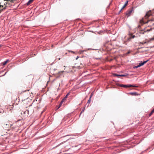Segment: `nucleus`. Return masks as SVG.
Returning a JSON list of instances; mask_svg holds the SVG:
<instances>
[{
  "mask_svg": "<svg viewBox=\"0 0 154 154\" xmlns=\"http://www.w3.org/2000/svg\"><path fill=\"white\" fill-rule=\"evenodd\" d=\"M151 15V12H148L146 13V14L144 17L142 19L140 20V23L142 25H143L144 24L148 23L149 22H152L154 21V18L151 20H148L146 22L145 20L148 18ZM154 26V23H152V25H150V26Z\"/></svg>",
  "mask_w": 154,
  "mask_h": 154,
  "instance_id": "obj_1",
  "label": "nucleus"
},
{
  "mask_svg": "<svg viewBox=\"0 0 154 154\" xmlns=\"http://www.w3.org/2000/svg\"><path fill=\"white\" fill-rule=\"evenodd\" d=\"M119 86L122 87L124 88H128V87H138V86L136 85H120Z\"/></svg>",
  "mask_w": 154,
  "mask_h": 154,
  "instance_id": "obj_2",
  "label": "nucleus"
},
{
  "mask_svg": "<svg viewBox=\"0 0 154 154\" xmlns=\"http://www.w3.org/2000/svg\"><path fill=\"white\" fill-rule=\"evenodd\" d=\"M134 11V9L133 8H131L126 11V15L128 17L130 15L131 13Z\"/></svg>",
  "mask_w": 154,
  "mask_h": 154,
  "instance_id": "obj_3",
  "label": "nucleus"
},
{
  "mask_svg": "<svg viewBox=\"0 0 154 154\" xmlns=\"http://www.w3.org/2000/svg\"><path fill=\"white\" fill-rule=\"evenodd\" d=\"M12 125V124H11L10 122L5 123L4 124V127L5 128H8L11 127Z\"/></svg>",
  "mask_w": 154,
  "mask_h": 154,
  "instance_id": "obj_4",
  "label": "nucleus"
},
{
  "mask_svg": "<svg viewBox=\"0 0 154 154\" xmlns=\"http://www.w3.org/2000/svg\"><path fill=\"white\" fill-rule=\"evenodd\" d=\"M7 2L5 4V5L8 4V5L10 6L12 5V3H13L14 0H7Z\"/></svg>",
  "mask_w": 154,
  "mask_h": 154,
  "instance_id": "obj_5",
  "label": "nucleus"
},
{
  "mask_svg": "<svg viewBox=\"0 0 154 154\" xmlns=\"http://www.w3.org/2000/svg\"><path fill=\"white\" fill-rule=\"evenodd\" d=\"M128 35L130 37L128 38V40L129 41H130L131 39L134 38L136 37L135 35H133L130 32L129 33Z\"/></svg>",
  "mask_w": 154,
  "mask_h": 154,
  "instance_id": "obj_6",
  "label": "nucleus"
},
{
  "mask_svg": "<svg viewBox=\"0 0 154 154\" xmlns=\"http://www.w3.org/2000/svg\"><path fill=\"white\" fill-rule=\"evenodd\" d=\"M149 61V60H147L146 61H143V62H142L141 61V63H140L139 64V66L140 67L144 65L145 63H146L147 62Z\"/></svg>",
  "mask_w": 154,
  "mask_h": 154,
  "instance_id": "obj_7",
  "label": "nucleus"
},
{
  "mask_svg": "<svg viewBox=\"0 0 154 154\" xmlns=\"http://www.w3.org/2000/svg\"><path fill=\"white\" fill-rule=\"evenodd\" d=\"M127 94H130L131 95H137V93L136 92H129L127 93Z\"/></svg>",
  "mask_w": 154,
  "mask_h": 154,
  "instance_id": "obj_8",
  "label": "nucleus"
},
{
  "mask_svg": "<svg viewBox=\"0 0 154 154\" xmlns=\"http://www.w3.org/2000/svg\"><path fill=\"white\" fill-rule=\"evenodd\" d=\"M146 28H144L143 29L139 31V33L141 34H144L145 32H144V30Z\"/></svg>",
  "mask_w": 154,
  "mask_h": 154,
  "instance_id": "obj_9",
  "label": "nucleus"
},
{
  "mask_svg": "<svg viewBox=\"0 0 154 154\" xmlns=\"http://www.w3.org/2000/svg\"><path fill=\"white\" fill-rule=\"evenodd\" d=\"M92 95L91 94L90 96V97L88 100V102H87V103L86 104H88V106L89 105V104L90 103V101H91V97H92Z\"/></svg>",
  "mask_w": 154,
  "mask_h": 154,
  "instance_id": "obj_10",
  "label": "nucleus"
},
{
  "mask_svg": "<svg viewBox=\"0 0 154 154\" xmlns=\"http://www.w3.org/2000/svg\"><path fill=\"white\" fill-rule=\"evenodd\" d=\"M33 0H29L27 3L26 5H30L33 1Z\"/></svg>",
  "mask_w": 154,
  "mask_h": 154,
  "instance_id": "obj_11",
  "label": "nucleus"
},
{
  "mask_svg": "<svg viewBox=\"0 0 154 154\" xmlns=\"http://www.w3.org/2000/svg\"><path fill=\"white\" fill-rule=\"evenodd\" d=\"M69 94L68 93L66 95L65 97L63 99V100H64L65 101L66 100V99L67 98V97L68 96Z\"/></svg>",
  "mask_w": 154,
  "mask_h": 154,
  "instance_id": "obj_12",
  "label": "nucleus"
},
{
  "mask_svg": "<svg viewBox=\"0 0 154 154\" xmlns=\"http://www.w3.org/2000/svg\"><path fill=\"white\" fill-rule=\"evenodd\" d=\"M9 60H7L4 61L3 63V65H6V63H7V62L9 61Z\"/></svg>",
  "mask_w": 154,
  "mask_h": 154,
  "instance_id": "obj_13",
  "label": "nucleus"
},
{
  "mask_svg": "<svg viewBox=\"0 0 154 154\" xmlns=\"http://www.w3.org/2000/svg\"><path fill=\"white\" fill-rule=\"evenodd\" d=\"M128 76V74H126L124 75H120V76L126 77Z\"/></svg>",
  "mask_w": 154,
  "mask_h": 154,
  "instance_id": "obj_14",
  "label": "nucleus"
},
{
  "mask_svg": "<svg viewBox=\"0 0 154 154\" xmlns=\"http://www.w3.org/2000/svg\"><path fill=\"white\" fill-rule=\"evenodd\" d=\"M152 29L151 28L150 29H147L146 30H145L144 32H149Z\"/></svg>",
  "mask_w": 154,
  "mask_h": 154,
  "instance_id": "obj_15",
  "label": "nucleus"
},
{
  "mask_svg": "<svg viewBox=\"0 0 154 154\" xmlns=\"http://www.w3.org/2000/svg\"><path fill=\"white\" fill-rule=\"evenodd\" d=\"M120 75H118V74H115V73L114 74V76H118V77L120 76Z\"/></svg>",
  "mask_w": 154,
  "mask_h": 154,
  "instance_id": "obj_16",
  "label": "nucleus"
},
{
  "mask_svg": "<svg viewBox=\"0 0 154 154\" xmlns=\"http://www.w3.org/2000/svg\"><path fill=\"white\" fill-rule=\"evenodd\" d=\"M140 67L139 66V65H138L137 66H135L134 67V69L135 68H137L138 67Z\"/></svg>",
  "mask_w": 154,
  "mask_h": 154,
  "instance_id": "obj_17",
  "label": "nucleus"
},
{
  "mask_svg": "<svg viewBox=\"0 0 154 154\" xmlns=\"http://www.w3.org/2000/svg\"><path fill=\"white\" fill-rule=\"evenodd\" d=\"M128 1L127 0L126 1L125 3V6H127V5L128 4Z\"/></svg>",
  "mask_w": 154,
  "mask_h": 154,
  "instance_id": "obj_18",
  "label": "nucleus"
},
{
  "mask_svg": "<svg viewBox=\"0 0 154 154\" xmlns=\"http://www.w3.org/2000/svg\"><path fill=\"white\" fill-rule=\"evenodd\" d=\"M61 105H62L60 103L59 104V105L58 108H57V109H58L59 108H60L61 106Z\"/></svg>",
  "mask_w": 154,
  "mask_h": 154,
  "instance_id": "obj_19",
  "label": "nucleus"
},
{
  "mask_svg": "<svg viewBox=\"0 0 154 154\" xmlns=\"http://www.w3.org/2000/svg\"><path fill=\"white\" fill-rule=\"evenodd\" d=\"M65 101L64 100H63V99L62 100H61V102H60V104H61V105H62V103H63V102Z\"/></svg>",
  "mask_w": 154,
  "mask_h": 154,
  "instance_id": "obj_20",
  "label": "nucleus"
},
{
  "mask_svg": "<svg viewBox=\"0 0 154 154\" xmlns=\"http://www.w3.org/2000/svg\"><path fill=\"white\" fill-rule=\"evenodd\" d=\"M85 110V107H84V108H83V109H82V111H81V114L82 113L84 112V111Z\"/></svg>",
  "mask_w": 154,
  "mask_h": 154,
  "instance_id": "obj_21",
  "label": "nucleus"
},
{
  "mask_svg": "<svg viewBox=\"0 0 154 154\" xmlns=\"http://www.w3.org/2000/svg\"><path fill=\"white\" fill-rule=\"evenodd\" d=\"M126 6H125V5H124V6L122 8V9H121V10H122L125 7H126Z\"/></svg>",
  "mask_w": 154,
  "mask_h": 154,
  "instance_id": "obj_22",
  "label": "nucleus"
},
{
  "mask_svg": "<svg viewBox=\"0 0 154 154\" xmlns=\"http://www.w3.org/2000/svg\"><path fill=\"white\" fill-rule=\"evenodd\" d=\"M146 42H141V43L143 44V45H144L145 44H146Z\"/></svg>",
  "mask_w": 154,
  "mask_h": 154,
  "instance_id": "obj_23",
  "label": "nucleus"
},
{
  "mask_svg": "<svg viewBox=\"0 0 154 154\" xmlns=\"http://www.w3.org/2000/svg\"><path fill=\"white\" fill-rule=\"evenodd\" d=\"M153 113L152 112H152H151L149 114V116H150Z\"/></svg>",
  "mask_w": 154,
  "mask_h": 154,
  "instance_id": "obj_24",
  "label": "nucleus"
},
{
  "mask_svg": "<svg viewBox=\"0 0 154 154\" xmlns=\"http://www.w3.org/2000/svg\"><path fill=\"white\" fill-rule=\"evenodd\" d=\"M69 52H71L72 53H74V52L72 51H69Z\"/></svg>",
  "mask_w": 154,
  "mask_h": 154,
  "instance_id": "obj_25",
  "label": "nucleus"
},
{
  "mask_svg": "<svg viewBox=\"0 0 154 154\" xmlns=\"http://www.w3.org/2000/svg\"><path fill=\"white\" fill-rule=\"evenodd\" d=\"M140 28V26L139 25L138 26V28Z\"/></svg>",
  "mask_w": 154,
  "mask_h": 154,
  "instance_id": "obj_26",
  "label": "nucleus"
},
{
  "mask_svg": "<svg viewBox=\"0 0 154 154\" xmlns=\"http://www.w3.org/2000/svg\"><path fill=\"white\" fill-rule=\"evenodd\" d=\"M79 58V56H77V57H76V60H77Z\"/></svg>",
  "mask_w": 154,
  "mask_h": 154,
  "instance_id": "obj_27",
  "label": "nucleus"
},
{
  "mask_svg": "<svg viewBox=\"0 0 154 154\" xmlns=\"http://www.w3.org/2000/svg\"><path fill=\"white\" fill-rule=\"evenodd\" d=\"M151 112H152H152L153 113L154 112V110L153 109L152 110V111H151Z\"/></svg>",
  "mask_w": 154,
  "mask_h": 154,
  "instance_id": "obj_28",
  "label": "nucleus"
},
{
  "mask_svg": "<svg viewBox=\"0 0 154 154\" xmlns=\"http://www.w3.org/2000/svg\"><path fill=\"white\" fill-rule=\"evenodd\" d=\"M95 59H96L98 60V59H100V58H95Z\"/></svg>",
  "mask_w": 154,
  "mask_h": 154,
  "instance_id": "obj_29",
  "label": "nucleus"
},
{
  "mask_svg": "<svg viewBox=\"0 0 154 154\" xmlns=\"http://www.w3.org/2000/svg\"><path fill=\"white\" fill-rule=\"evenodd\" d=\"M122 10H121V9L120 11H119V14L120 12H121V11H122Z\"/></svg>",
  "mask_w": 154,
  "mask_h": 154,
  "instance_id": "obj_30",
  "label": "nucleus"
},
{
  "mask_svg": "<svg viewBox=\"0 0 154 154\" xmlns=\"http://www.w3.org/2000/svg\"><path fill=\"white\" fill-rule=\"evenodd\" d=\"M29 90H25V91H24V92H25V91H29Z\"/></svg>",
  "mask_w": 154,
  "mask_h": 154,
  "instance_id": "obj_31",
  "label": "nucleus"
},
{
  "mask_svg": "<svg viewBox=\"0 0 154 154\" xmlns=\"http://www.w3.org/2000/svg\"><path fill=\"white\" fill-rule=\"evenodd\" d=\"M2 45H0V47H1L2 46Z\"/></svg>",
  "mask_w": 154,
  "mask_h": 154,
  "instance_id": "obj_32",
  "label": "nucleus"
},
{
  "mask_svg": "<svg viewBox=\"0 0 154 154\" xmlns=\"http://www.w3.org/2000/svg\"><path fill=\"white\" fill-rule=\"evenodd\" d=\"M62 143H61L60 144H59L57 146H59L60 145V144H61Z\"/></svg>",
  "mask_w": 154,
  "mask_h": 154,
  "instance_id": "obj_33",
  "label": "nucleus"
},
{
  "mask_svg": "<svg viewBox=\"0 0 154 154\" xmlns=\"http://www.w3.org/2000/svg\"><path fill=\"white\" fill-rule=\"evenodd\" d=\"M63 71L61 72L63 73Z\"/></svg>",
  "mask_w": 154,
  "mask_h": 154,
  "instance_id": "obj_34",
  "label": "nucleus"
},
{
  "mask_svg": "<svg viewBox=\"0 0 154 154\" xmlns=\"http://www.w3.org/2000/svg\"><path fill=\"white\" fill-rule=\"evenodd\" d=\"M129 53H130V52H128V54H129Z\"/></svg>",
  "mask_w": 154,
  "mask_h": 154,
  "instance_id": "obj_35",
  "label": "nucleus"
},
{
  "mask_svg": "<svg viewBox=\"0 0 154 154\" xmlns=\"http://www.w3.org/2000/svg\"><path fill=\"white\" fill-rule=\"evenodd\" d=\"M60 72H59V73H60Z\"/></svg>",
  "mask_w": 154,
  "mask_h": 154,
  "instance_id": "obj_36",
  "label": "nucleus"
},
{
  "mask_svg": "<svg viewBox=\"0 0 154 154\" xmlns=\"http://www.w3.org/2000/svg\"><path fill=\"white\" fill-rule=\"evenodd\" d=\"M5 8H4V9H5Z\"/></svg>",
  "mask_w": 154,
  "mask_h": 154,
  "instance_id": "obj_37",
  "label": "nucleus"
},
{
  "mask_svg": "<svg viewBox=\"0 0 154 154\" xmlns=\"http://www.w3.org/2000/svg\"><path fill=\"white\" fill-rule=\"evenodd\" d=\"M153 110H154V109H153Z\"/></svg>",
  "mask_w": 154,
  "mask_h": 154,
  "instance_id": "obj_38",
  "label": "nucleus"
}]
</instances>
